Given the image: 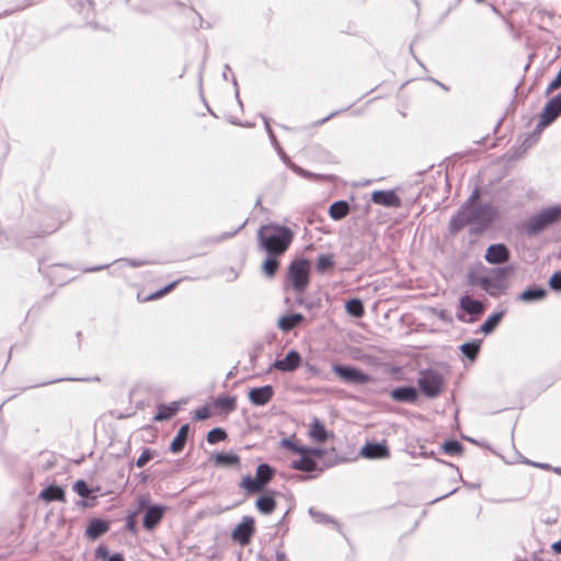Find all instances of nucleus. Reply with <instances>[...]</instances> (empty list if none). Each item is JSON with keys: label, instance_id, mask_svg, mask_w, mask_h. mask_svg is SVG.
Masks as SVG:
<instances>
[{"label": "nucleus", "instance_id": "nucleus-1", "mask_svg": "<svg viewBox=\"0 0 561 561\" xmlns=\"http://www.w3.org/2000/svg\"><path fill=\"white\" fill-rule=\"evenodd\" d=\"M70 217L71 214L67 208L43 207L36 209L30 217L25 233L31 238H44L57 231Z\"/></svg>", "mask_w": 561, "mask_h": 561}, {"label": "nucleus", "instance_id": "nucleus-2", "mask_svg": "<svg viewBox=\"0 0 561 561\" xmlns=\"http://www.w3.org/2000/svg\"><path fill=\"white\" fill-rule=\"evenodd\" d=\"M294 238L291 228L276 222L262 225L257 230L259 249L265 253L285 254Z\"/></svg>", "mask_w": 561, "mask_h": 561}, {"label": "nucleus", "instance_id": "nucleus-3", "mask_svg": "<svg viewBox=\"0 0 561 561\" xmlns=\"http://www.w3.org/2000/svg\"><path fill=\"white\" fill-rule=\"evenodd\" d=\"M561 221V203L542 208L530 216L525 222L524 229L528 237H535L543 232L550 226Z\"/></svg>", "mask_w": 561, "mask_h": 561}, {"label": "nucleus", "instance_id": "nucleus-4", "mask_svg": "<svg viewBox=\"0 0 561 561\" xmlns=\"http://www.w3.org/2000/svg\"><path fill=\"white\" fill-rule=\"evenodd\" d=\"M276 476V469L270 463L262 462L255 469V476L247 474L242 477L239 486L244 491L245 495L251 496L259 492L265 491L266 486Z\"/></svg>", "mask_w": 561, "mask_h": 561}, {"label": "nucleus", "instance_id": "nucleus-5", "mask_svg": "<svg viewBox=\"0 0 561 561\" xmlns=\"http://www.w3.org/2000/svg\"><path fill=\"white\" fill-rule=\"evenodd\" d=\"M419 375L417 390L428 399L439 397L445 386L443 375L432 368L421 369Z\"/></svg>", "mask_w": 561, "mask_h": 561}, {"label": "nucleus", "instance_id": "nucleus-6", "mask_svg": "<svg viewBox=\"0 0 561 561\" xmlns=\"http://www.w3.org/2000/svg\"><path fill=\"white\" fill-rule=\"evenodd\" d=\"M287 278L295 293H304L310 283V261L306 257L294 260L288 266Z\"/></svg>", "mask_w": 561, "mask_h": 561}, {"label": "nucleus", "instance_id": "nucleus-7", "mask_svg": "<svg viewBox=\"0 0 561 561\" xmlns=\"http://www.w3.org/2000/svg\"><path fill=\"white\" fill-rule=\"evenodd\" d=\"M468 216L472 225L470 233H482L496 219L497 210L491 204L484 203L469 209Z\"/></svg>", "mask_w": 561, "mask_h": 561}, {"label": "nucleus", "instance_id": "nucleus-8", "mask_svg": "<svg viewBox=\"0 0 561 561\" xmlns=\"http://www.w3.org/2000/svg\"><path fill=\"white\" fill-rule=\"evenodd\" d=\"M484 311L485 306L482 301L474 299L469 295H462L459 299L456 318L463 323H473L484 313Z\"/></svg>", "mask_w": 561, "mask_h": 561}, {"label": "nucleus", "instance_id": "nucleus-9", "mask_svg": "<svg viewBox=\"0 0 561 561\" xmlns=\"http://www.w3.org/2000/svg\"><path fill=\"white\" fill-rule=\"evenodd\" d=\"M332 371L341 381L347 385H366L373 381V377L369 374L350 364L333 363Z\"/></svg>", "mask_w": 561, "mask_h": 561}, {"label": "nucleus", "instance_id": "nucleus-10", "mask_svg": "<svg viewBox=\"0 0 561 561\" xmlns=\"http://www.w3.org/2000/svg\"><path fill=\"white\" fill-rule=\"evenodd\" d=\"M561 115V92L552 96L545 104L540 119L533 133V135H539L543 128L551 125Z\"/></svg>", "mask_w": 561, "mask_h": 561}, {"label": "nucleus", "instance_id": "nucleus-11", "mask_svg": "<svg viewBox=\"0 0 561 561\" xmlns=\"http://www.w3.org/2000/svg\"><path fill=\"white\" fill-rule=\"evenodd\" d=\"M64 270H72L69 264H50L45 265L43 261L38 262V271L46 277L50 284L64 286L75 277L64 275Z\"/></svg>", "mask_w": 561, "mask_h": 561}, {"label": "nucleus", "instance_id": "nucleus-12", "mask_svg": "<svg viewBox=\"0 0 561 561\" xmlns=\"http://www.w3.org/2000/svg\"><path fill=\"white\" fill-rule=\"evenodd\" d=\"M255 534V519L252 516H243L241 522L236 525L231 533V539L241 545L247 546L251 542Z\"/></svg>", "mask_w": 561, "mask_h": 561}, {"label": "nucleus", "instance_id": "nucleus-13", "mask_svg": "<svg viewBox=\"0 0 561 561\" xmlns=\"http://www.w3.org/2000/svg\"><path fill=\"white\" fill-rule=\"evenodd\" d=\"M359 455L365 459L377 460L390 458L391 453L387 440L382 439L380 442L367 440L360 447Z\"/></svg>", "mask_w": 561, "mask_h": 561}, {"label": "nucleus", "instance_id": "nucleus-14", "mask_svg": "<svg viewBox=\"0 0 561 561\" xmlns=\"http://www.w3.org/2000/svg\"><path fill=\"white\" fill-rule=\"evenodd\" d=\"M302 363V357L300 353L296 350H290L287 352L284 358L274 360L266 369V374L276 369L282 373H293L297 368L300 367Z\"/></svg>", "mask_w": 561, "mask_h": 561}, {"label": "nucleus", "instance_id": "nucleus-15", "mask_svg": "<svg viewBox=\"0 0 561 561\" xmlns=\"http://www.w3.org/2000/svg\"><path fill=\"white\" fill-rule=\"evenodd\" d=\"M484 260L492 265L505 264L511 260V250L504 243L490 244L485 250Z\"/></svg>", "mask_w": 561, "mask_h": 561}, {"label": "nucleus", "instance_id": "nucleus-16", "mask_svg": "<svg viewBox=\"0 0 561 561\" xmlns=\"http://www.w3.org/2000/svg\"><path fill=\"white\" fill-rule=\"evenodd\" d=\"M167 511L168 506L163 504H153L152 506L148 507L142 517L144 528L148 531L156 529L163 519Z\"/></svg>", "mask_w": 561, "mask_h": 561}, {"label": "nucleus", "instance_id": "nucleus-17", "mask_svg": "<svg viewBox=\"0 0 561 561\" xmlns=\"http://www.w3.org/2000/svg\"><path fill=\"white\" fill-rule=\"evenodd\" d=\"M274 394V387L272 385H265L250 388L248 399L252 405L264 407L273 399Z\"/></svg>", "mask_w": 561, "mask_h": 561}, {"label": "nucleus", "instance_id": "nucleus-18", "mask_svg": "<svg viewBox=\"0 0 561 561\" xmlns=\"http://www.w3.org/2000/svg\"><path fill=\"white\" fill-rule=\"evenodd\" d=\"M111 528V524L108 520L100 518V517H92L89 519L85 530H84V537L90 541H95L103 535H105Z\"/></svg>", "mask_w": 561, "mask_h": 561}, {"label": "nucleus", "instance_id": "nucleus-19", "mask_svg": "<svg viewBox=\"0 0 561 561\" xmlns=\"http://www.w3.org/2000/svg\"><path fill=\"white\" fill-rule=\"evenodd\" d=\"M374 204L398 208L402 205L400 196L393 190H377L371 193Z\"/></svg>", "mask_w": 561, "mask_h": 561}, {"label": "nucleus", "instance_id": "nucleus-20", "mask_svg": "<svg viewBox=\"0 0 561 561\" xmlns=\"http://www.w3.org/2000/svg\"><path fill=\"white\" fill-rule=\"evenodd\" d=\"M390 398L399 403L414 404L419 399V390L414 386H399L391 390Z\"/></svg>", "mask_w": 561, "mask_h": 561}, {"label": "nucleus", "instance_id": "nucleus-21", "mask_svg": "<svg viewBox=\"0 0 561 561\" xmlns=\"http://www.w3.org/2000/svg\"><path fill=\"white\" fill-rule=\"evenodd\" d=\"M274 148L277 151L280 160L286 164V167L288 169H290L297 175H299V176H301L304 179H308V180H318V179H323L324 178V175H322V174L312 173V172H310L308 170H305L304 168L299 167L295 162H293L290 160V158L286 154V152L284 151V149L282 148L280 145H278V147H274Z\"/></svg>", "mask_w": 561, "mask_h": 561}, {"label": "nucleus", "instance_id": "nucleus-22", "mask_svg": "<svg viewBox=\"0 0 561 561\" xmlns=\"http://www.w3.org/2000/svg\"><path fill=\"white\" fill-rule=\"evenodd\" d=\"M547 296L548 290L543 286L533 284L518 294L517 300L525 304H534L545 300Z\"/></svg>", "mask_w": 561, "mask_h": 561}, {"label": "nucleus", "instance_id": "nucleus-23", "mask_svg": "<svg viewBox=\"0 0 561 561\" xmlns=\"http://www.w3.org/2000/svg\"><path fill=\"white\" fill-rule=\"evenodd\" d=\"M300 457L298 459H295L290 463V468L294 470H298L301 472H320L323 471V469L319 466L318 461L313 459V457H310L307 453L302 451L298 454Z\"/></svg>", "mask_w": 561, "mask_h": 561}, {"label": "nucleus", "instance_id": "nucleus-24", "mask_svg": "<svg viewBox=\"0 0 561 561\" xmlns=\"http://www.w3.org/2000/svg\"><path fill=\"white\" fill-rule=\"evenodd\" d=\"M72 490L82 499L78 504L83 507H90L95 501V497L91 495L94 491H98L99 488L93 489L85 480L79 479L73 483Z\"/></svg>", "mask_w": 561, "mask_h": 561}, {"label": "nucleus", "instance_id": "nucleus-25", "mask_svg": "<svg viewBox=\"0 0 561 561\" xmlns=\"http://www.w3.org/2000/svg\"><path fill=\"white\" fill-rule=\"evenodd\" d=\"M308 435L312 442L321 444L332 437L333 433L327 430L324 423L320 419L313 417L309 425Z\"/></svg>", "mask_w": 561, "mask_h": 561}, {"label": "nucleus", "instance_id": "nucleus-26", "mask_svg": "<svg viewBox=\"0 0 561 561\" xmlns=\"http://www.w3.org/2000/svg\"><path fill=\"white\" fill-rule=\"evenodd\" d=\"M190 433H191V425L188 423L182 424L180 426L176 435L171 440L169 450L175 455L182 453L187 440H188Z\"/></svg>", "mask_w": 561, "mask_h": 561}, {"label": "nucleus", "instance_id": "nucleus-27", "mask_svg": "<svg viewBox=\"0 0 561 561\" xmlns=\"http://www.w3.org/2000/svg\"><path fill=\"white\" fill-rule=\"evenodd\" d=\"M467 225H471L468 216V210L459 207L457 211L451 216L448 224V231L455 236L461 231Z\"/></svg>", "mask_w": 561, "mask_h": 561}, {"label": "nucleus", "instance_id": "nucleus-28", "mask_svg": "<svg viewBox=\"0 0 561 561\" xmlns=\"http://www.w3.org/2000/svg\"><path fill=\"white\" fill-rule=\"evenodd\" d=\"M117 262H125L130 267H141V266H145V265L153 264L152 261L141 260V259H134V257H122V259H118V260L114 261L113 264L117 263ZM111 265H112V263L103 264V265H95V266H90V267H83V268H81V271L83 273L99 272V271L108 268Z\"/></svg>", "mask_w": 561, "mask_h": 561}, {"label": "nucleus", "instance_id": "nucleus-29", "mask_svg": "<svg viewBox=\"0 0 561 561\" xmlns=\"http://www.w3.org/2000/svg\"><path fill=\"white\" fill-rule=\"evenodd\" d=\"M38 497L46 503L50 502H66V492L62 486L51 484L43 489Z\"/></svg>", "mask_w": 561, "mask_h": 561}, {"label": "nucleus", "instance_id": "nucleus-30", "mask_svg": "<svg viewBox=\"0 0 561 561\" xmlns=\"http://www.w3.org/2000/svg\"><path fill=\"white\" fill-rule=\"evenodd\" d=\"M276 493L277 492L271 491L260 495L255 501V508L264 515L272 514L277 506V502L274 497Z\"/></svg>", "mask_w": 561, "mask_h": 561}, {"label": "nucleus", "instance_id": "nucleus-31", "mask_svg": "<svg viewBox=\"0 0 561 561\" xmlns=\"http://www.w3.org/2000/svg\"><path fill=\"white\" fill-rule=\"evenodd\" d=\"M305 320L306 318L302 313L293 312L282 316L278 319L277 325L283 332L288 333L296 327H298L300 323H302Z\"/></svg>", "mask_w": 561, "mask_h": 561}, {"label": "nucleus", "instance_id": "nucleus-32", "mask_svg": "<svg viewBox=\"0 0 561 561\" xmlns=\"http://www.w3.org/2000/svg\"><path fill=\"white\" fill-rule=\"evenodd\" d=\"M515 273V266L513 264H508L505 266L493 267L491 270V278L496 282L501 287L505 290L508 288V284L506 279Z\"/></svg>", "mask_w": 561, "mask_h": 561}, {"label": "nucleus", "instance_id": "nucleus-33", "mask_svg": "<svg viewBox=\"0 0 561 561\" xmlns=\"http://www.w3.org/2000/svg\"><path fill=\"white\" fill-rule=\"evenodd\" d=\"M179 409L180 403L176 401H173L170 404L159 403L157 405V413L152 420L154 422L169 421L178 413Z\"/></svg>", "mask_w": 561, "mask_h": 561}, {"label": "nucleus", "instance_id": "nucleus-34", "mask_svg": "<svg viewBox=\"0 0 561 561\" xmlns=\"http://www.w3.org/2000/svg\"><path fill=\"white\" fill-rule=\"evenodd\" d=\"M265 254H266V257L262 263L261 270H262V273L266 277L273 278L279 270V266H280L279 256H282L283 254H279V253H265Z\"/></svg>", "mask_w": 561, "mask_h": 561}, {"label": "nucleus", "instance_id": "nucleus-35", "mask_svg": "<svg viewBox=\"0 0 561 561\" xmlns=\"http://www.w3.org/2000/svg\"><path fill=\"white\" fill-rule=\"evenodd\" d=\"M351 211L350 203L345 199L333 202L329 207V216L331 219L339 221L344 219Z\"/></svg>", "mask_w": 561, "mask_h": 561}, {"label": "nucleus", "instance_id": "nucleus-36", "mask_svg": "<svg viewBox=\"0 0 561 561\" xmlns=\"http://www.w3.org/2000/svg\"><path fill=\"white\" fill-rule=\"evenodd\" d=\"M216 466L219 467H236L240 465V457L233 451H219L213 457Z\"/></svg>", "mask_w": 561, "mask_h": 561}, {"label": "nucleus", "instance_id": "nucleus-37", "mask_svg": "<svg viewBox=\"0 0 561 561\" xmlns=\"http://www.w3.org/2000/svg\"><path fill=\"white\" fill-rule=\"evenodd\" d=\"M504 314H505L504 310L495 311V312L491 313L480 325L478 332H481L484 335L491 334L496 329V327L500 324Z\"/></svg>", "mask_w": 561, "mask_h": 561}, {"label": "nucleus", "instance_id": "nucleus-38", "mask_svg": "<svg viewBox=\"0 0 561 561\" xmlns=\"http://www.w3.org/2000/svg\"><path fill=\"white\" fill-rule=\"evenodd\" d=\"M214 408L225 414H229L237 409V398L234 396H218L213 400Z\"/></svg>", "mask_w": 561, "mask_h": 561}, {"label": "nucleus", "instance_id": "nucleus-39", "mask_svg": "<svg viewBox=\"0 0 561 561\" xmlns=\"http://www.w3.org/2000/svg\"><path fill=\"white\" fill-rule=\"evenodd\" d=\"M482 340L476 339L462 343L459 346L461 354L467 357L470 362H474L480 353Z\"/></svg>", "mask_w": 561, "mask_h": 561}, {"label": "nucleus", "instance_id": "nucleus-40", "mask_svg": "<svg viewBox=\"0 0 561 561\" xmlns=\"http://www.w3.org/2000/svg\"><path fill=\"white\" fill-rule=\"evenodd\" d=\"M335 265L333 253H321L316 260V271L319 274H325L329 270Z\"/></svg>", "mask_w": 561, "mask_h": 561}, {"label": "nucleus", "instance_id": "nucleus-41", "mask_svg": "<svg viewBox=\"0 0 561 561\" xmlns=\"http://www.w3.org/2000/svg\"><path fill=\"white\" fill-rule=\"evenodd\" d=\"M345 311L354 318H362L365 313L364 304L360 298L354 297L345 301Z\"/></svg>", "mask_w": 561, "mask_h": 561}, {"label": "nucleus", "instance_id": "nucleus-42", "mask_svg": "<svg viewBox=\"0 0 561 561\" xmlns=\"http://www.w3.org/2000/svg\"><path fill=\"white\" fill-rule=\"evenodd\" d=\"M481 288L491 297H497L500 294H504L506 291L490 276H483V278L481 279Z\"/></svg>", "mask_w": 561, "mask_h": 561}, {"label": "nucleus", "instance_id": "nucleus-43", "mask_svg": "<svg viewBox=\"0 0 561 561\" xmlns=\"http://www.w3.org/2000/svg\"><path fill=\"white\" fill-rule=\"evenodd\" d=\"M95 557L102 561H125L124 556L119 552L111 554L108 548L105 545L98 546L95 549Z\"/></svg>", "mask_w": 561, "mask_h": 561}, {"label": "nucleus", "instance_id": "nucleus-44", "mask_svg": "<svg viewBox=\"0 0 561 561\" xmlns=\"http://www.w3.org/2000/svg\"><path fill=\"white\" fill-rule=\"evenodd\" d=\"M442 450L448 456H460L463 451V445L455 438H449L442 444Z\"/></svg>", "mask_w": 561, "mask_h": 561}, {"label": "nucleus", "instance_id": "nucleus-45", "mask_svg": "<svg viewBox=\"0 0 561 561\" xmlns=\"http://www.w3.org/2000/svg\"><path fill=\"white\" fill-rule=\"evenodd\" d=\"M228 438L227 431L222 427H214L208 431L206 435V440L210 445L218 444L220 442H225Z\"/></svg>", "mask_w": 561, "mask_h": 561}, {"label": "nucleus", "instance_id": "nucleus-46", "mask_svg": "<svg viewBox=\"0 0 561 561\" xmlns=\"http://www.w3.org/2000/svg\"><path fill=\"white\" fill-rule=\"evenodd\" d=\"M279 445L296 455L305 450V445L299 444L295 436L282 438Z\"/></svg>", "mask_w": 561, "mask_h": 561}, {"label": "nucleus", "instance_id": "nucleus-47", "mask_svg": "<svg viewBox=\"0 0 561 561\" xmlns=\"http://www.w3.org/2000/svg\"><path fill=\"white\" fill-rule=\"evenodd\" d=\"M308 513L312 517V519L318 524H333L337 528L340 527L339 523L332 516L319 512L314 507H310Z\"/></svg>", "mask_w": 561, "mask_h": 561}, {"label": "nucleus", "instance_id": "nucleus-48", "mask_svg": "<svg viewBox=\"0 0 561 561\" xmlns=\"http://www.w3.org/2000/svg\"><path fill=\"white\" fill-rule=\"evenodd\" d=\"M479 270H485V267L482 264H480L479 268L470 267L468 270L466 275L468 285L481 287V279L483 278V275L479 274Z\"/></svg>", "mask_w": 561, "mask_h": 561}, {"label": "nucleus", "instance_id": "nucleus-49", "mask_svg": "<svg viewBox=\"0 0 561 561\" xmlns=\"http://www.w3.org/2000/svg\"><path fill=\"white\" fill-rule=\"evenodd\" d=\"M157 455V451L154 449H151L149 447H145L140 454V456L137 458L135 465L138 468L145 467L154 456Z\"/></svg>", "mask_w": 561, "mask_h": 561}, {"label": "nucleus", "instance_id": "nucleus-50", "mask_svg": "<svg viewBox=\"0 0 561 561\" xmlns=\"http://www.w3.org/2000/svg\"><path fill=\"white\" fill-rule=\"evenodd\" d=\"M130 9L139 14H149L153 9L152 0H139L138 3L130 5Z\"/></svg>", "mask_w": 561, "mask_h": 561}, {"label": "nucleus", "instance_id": "nucleus-51", "mask_svg": "<svg viewBox=\"0 0 561 561\" xmlns=\"http://www.w3.org/2000/svg\"><path fill=\"white\" fill-rule=\"evenodd\" d=\"M295 304L297 306L305 307L309 311H312V310H314V309H317V308H319L321 306V301H320L319 298H317V299H306V298H302V297H298V298H296Z\"/></svg>", "mask_w": 561, "mask_h": 561}, {"label": "nucleus", "instance_id": "nucleus-52", "mask_svg": "<svg viewBox=\"0 0 561 561\" xmlns=\"http://www.w3.org/2000/svg\"><path fill=\"white\" fill-rule=\"evenodd\" d=\"M549 288L553 291H561V270L551 274L548 280Z\"/></svg>", "mask_w": 561, "mask_h": 561}, {"label": "nucleus", "instance_id": "nucleus-53", "mask_svg": "<svg viewBox=\"0 0 561 561\" xmlns=\"http://www.w3.org/2000/svg\"><path fill=\"white\" fill-rule=\"evenodd\" d=\"M136 516H137V512H130L126 517L125 527L133 535H136L138 531Z\"/></svg>", "mask_w": 561, "mask_h": 561}, {"label": "nucleus", "instance_id": "nucleus-54", "mask_svg": "<svg viewBox=\"0 0 561 561\" xmlns=\"http://www.w3.org/2000/svg\"><path fill=\"white\" fill-rule=\"evenodd\" d=\"M261 118L263 119V123H264V126H265V130L268 135V138L271 140V144L274 146V147H278L279 142L271 127V124H270V118L267 116H265L264 114H261L260 115Z\"/></svg>", "mask_w": 561, "mask_h": 561}, {"label": "nucleus", "instance_id": "nucleus-55", "mask_svg": "<svg viewBox=\"0 0 561 561\" xmlns=\"http://www.w3.org/2000/svg\"><path fill=\"white\" fill-rule=\"evenodd\" d=\"M210 416V409L207 404H204L194 411L193 419L195 421H204Z\"/></svg>", "mask_w": 561, "mask_h": 561}, {"label": "nucleus", "instance_id": "nucleus-56", "mask_svg": "<svg viewBox=\"0 0 561 561\" xmlns=\"http://www.w3.org/2000/svg\"><path fill=\"white\" fill-rule=\"evenodd\" d=\"M247 225V221H244L243 224H241L237 229L232 230V231H227V232H224L219 236H216L213 241L214 242H221V241H225V240H228L232 237H234L241 229L244 228V226Z\"/></svg>", "mask_w": 561, "mask_h": 561}, {"label": "nucleus", "instance_id": "nucleus-57", "mask_svg": "<svg viewBox=\"0 0 561 561\" xmlns=\"http://www.w3.org/2000/svg\"><path fill=\"white\" fill-rule=\"evenodd\" d=\"M480 192L478 188L473 190L471 195L467 198V201L460 206L461 208H465L467 210L477 207L474 205L476 201L479 198Z\"/></svg>", "mask_w": 561, "mask_h": 561}, {"label": "nucleus", "instance_id": "nucleus-58", "mask_svg": "<svg viewBox=\"0 0 561 561\" xmlns=\"http://www.w3.org/2000/svg\"><path fill=\"white\" fill-rule=\"evenodd\" d=\"M304 451L307 453L310 457H313V459H316V460L320 459L325 454V449H323L321 447L305 446Z\"/></svg>", "mask_w": 561, "mask_h": 561}, {"label": "nucleus", "instance_id": "nucleus-59", "mask_svg": "<svg viewBox=\"0 0 561 561\" xmlns=\"http://www.w3.org/2000/svg\"><path fill=\"white\" fill-rule=\"evenodd\" d=\"M153 504L151 503V500L148 495L146 496H141L138 499V505H137V510L135 512H137V514L139 512H147L148 507L152 506Z\"/></svg>", "mask_w": 561, "mask_h": 561}, {"label": "nucleus", "instance_id": "nucleus-60", "mask_svg": "<svg viewBox=\"0 0 561 561\" xmlns=\"http://www.w3.org/2000/svg\"><path fill=\"white\" fill-rule=\"evenodd\" d=\"M31 1L32 0H23L22 4H19L15 9L4 11L2 14H0V18L7 16L15 11H21V10L26 9L27 7L31 5Z\"/></svg>", "mask_w": 561, "mask_h": 561}, {"label": "nucleus", "instance_id": "nucleus-61", "mask_svg": "<svg viewBox=\"0 0 561 561\" xmlns=\"http://www.w3.org/2000/svg\"><path fill=\"white\" fill-rule=\"evenodd\" d=\"M181 282V279H176L174 282H171L169 283L168 285H165L164 287L158 289L159 293L161 294V296H165L167 294L171 293L176 286L178 284Z\"/></svg>", "mask_w": 561, "mask_h": 561}, {"label": "nucleus", "instance_id": "nucleus-62", "mask_svg": "<svg viewBox=\"0 0 561 561\" xmlns=\"http://www.w3.org/2000/svg\"><path fill=\"white\" fill-rule=\"evenodd\" d=\"M94 0H85V1H81L79 3V12H82L83 10L88 9L89 11H93L94 10Z\"/></svg>", "mask_w": 561, "mask_h": 561}, {"label": "nucleus", "instance_id": "nucleus-63", "mask_svg": "<svg viewBox=\"0 0 561 561\" xmlns=\"http://www.w3.org/2000/svg\"><path fill=\"white\" fill-rule=\"evenodd\" d=\"M344 110H339V111H334L332 112L331 114H329L328 116H325L324 118H321L317 122L313 123V126H321L323 125L324 123H327L329 119H331L332 117L336 116L337 114L342 113Z\"/></svg>", "mask_w": 561, "mask_h": 561}, {"label": "nucleus", "instance_id": "nucleus-64", "mask_svg": "<svg viewBox=\"0 0 561 561\" xmlns=\"http://www.w3.org/2000/svg\"><path fill=\"white\" fill-rule=\"evenodd\" d=\"M305 367H306L307 371L309 374H311L312 376H318L320 374V369L316 365H313V364H310V363L307 362L305 364Z\"/></svg>", "mask_w": 561, "mask_h": 561}]
</instances>
